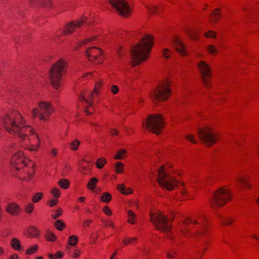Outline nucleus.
Here are the masks:
<instances>
[{"instance_id": "obj_1", "label": "nucleus", "mask_w": 259, "mask_h": 259, "mask_svg": "<svg viewBox=\"0 0 259 259\" xmlns=\"http://www.w3.org/2000/svg\"><path fill=\"white\" fill-rule=\"evenodd\" d=\"M1 121L6 130L10 134L19 137L22 140L26 139L31 134L33 145L27 146L30 151H36L39 147V139L32 127L25 124L22 116L17 111H14L7 114Z\"/></svg>"}, {"instance_id": "obj_2", "label": "nucleus", "mask_w": 259, "mask_h": 259, "mask_svg": "<svg viewBox=\"0 0 259 259\" xmlns=\"http://www.w3.org/2000/svg\"><path fill=\"white\" fill-rule=\"evenodd\" d=\"M152 46V36L147 34L141 40L140 42L133 47L131 50L133 65H138L141 62L146 60L149 56Z\"/></svg>"}, {"instance_id": "obj_3", "label": "nucleus", "mask_w": 259, "mask_h": 259, "mask_svg": "<svg viewBox=\"0 0 259 259\" xmlns=\"http://www.w3.org/2000/svg\"><path fill=\"white\" fill-rule=\"evenodd\" d=\"M169 83V81L167 79L160 82L150 93V96L151 99L153 101L155 100L157 101L166 100L171 93Z\"/></svg>"}, {"instance_id": "obj_4", "label": "nucleus", "mask_w": 259, "mask_h": 259, "mask_svg": "<svg viewBox=\"0 0 259 259\" xmlns=\"http://www.w3.org/2000/svg\"><path fill=\"white\" fill-rule=\"evenodd\" d=\"M65 62L60 60L54 64L50 70L49 77L52 85L55 89L60 85V79L65 72Z\"/></svg>"}, {"instance_id": "obj_5", "label": "nucleus", "mask_w": 259, "mask_h": 259, "mask_svg": "<svg viewBox=\"0 0 259 259\" xmlns=\"http://www.w3.org/2000/svg\"><path fill=\"white\" fill-rule=\"evenodd\" d=\"M164 122L161 114L150 115L147 121L143 122L144 129L150 130L156 135H159L164 127Z\"/></svg>"}, {"instance_id": "obj_6", "label": "nucleus", "mask_w": 259, "mask_h": 259, "mask_svg": "<svg viewBox=\"0 0 259 259\" xmlns=\"http://www.w3.org/2000/svg\"><path fill=\"white\" fill-rule=\"evenodd\" d=\"M38 106V108H35L31 111L32 116L34 118L38 117L44 121H47L54 112V108L50 103L44 101L39 102Z\"/></svg>"}, {"instance_id": "obj_7", "label": "nucleus", "mask_w": 259, "mask_h": 259, "mask_svg": "<svg viewBox=\"0 0 259 259\" xmlns=\"http://www.w3.org/2000/svg\"><path fill=\"white\" fill-rule=\"evenodd\" d=\"M157 181L159 184L167 190L171 191L177 186L178 182L164 171L163 166L158 169Z\"/></svg>"}, {"instance_id": "obj_8", "label": "nucleus", "mask_w": 259, "mask_h": 259, "mask_svg": "<svg viewBox=\"0 0 259 259\" xmlns=\"http://www.w3.org/2000/svg\"><path fill=\"white\" fill-rule=\"evenodd\" d=\"M231 194L229 189L220 188L212 195L211 200L212 207L222 206L230 200Z\"/></svg>"}, {"instance_id": "obj_9", "label": "nucleus", "mask_w": 259, "mask_h": 259, "mask_svg": "<svg viewBox=\"0 0 259 259\" xmlns=\"http://www.w3.org/2000/svg\"><path fill=\"white\" fill-rule=\"evenodd\" d=\"M150 219L157 230L167 233L170 231L171 227L168 224L167 218L161 212L151 213Z\"/></svg>"}, {"instance_id": "obj_10", "label": "nucleus", "mask_w": 259, "mask_h": 259, "mask_svg": "<svg viewBox=\"0 0 259 259\" xmlns=\"http://www.w3.org/2000/svg\"><path fill=\"white\" fill-rule=\"evenodd\" d=\"M198 134L199 138L207 146H210L214 144L217 139V137L211 130L208 127L203 129H199Z\"/></svg>"}, {"instance_id": "obj_11", "label": "nucleus", "mask_w": 259, "mask_h": 259, "mask_svg": "<svg viewBox=\"0 0 259 259\" xmlns=\"http://www.w3.org/2000/svg\"><path fill=\"white\" fill-rule=\"evenodd\" d=\"M111 6L122 16H128L131 13V8L125 0H110Z\"/></svg>"}, {"instance_id": "obj_12", "label": "nucleus", "mask_w": 259, "mask_h": 259, "mask_svg": "<svg viewBox=\"0 0 259 259\" xmlns=\"http://www.w3.org/2000/svg\"><path fill=\"white\" fill-rule=\"evenodd\" d=\"M198 67L200 71L202 80L204 86L208 87V79L211 76V70L209 65L204 61H200L198 64Z\"/></svg>"}, {"instance_id": "obj_13", "label": "nucleus", "mask_w": 259, "mask_h": 259, "mask_svg": "<svg viewBox=\"0 0 259 259\" xmlns=\"http://www.w3.org/2000/svg\"><path fill=\"white\" fill-rule=\"evenodd\" d=\"M10 164L12 166L15 167L17 170H19L26 165V159L25 157L23 156V153L20 151L16 153L13 156Z\"/></svg>"}, {"instance_id": "obj_14", "label": "nucleus", "mask_w": 259, "mask_h": 259, "mask_svg": "<svg viewBox=\"0 0 259 259\" xmlns=\"http://www.w3.org/2000/svg\"><path fill=\"white\" fill-rule=\"evenodd\" d=\"M102 51L97 47L88 48L85 51V56L91 61H97L98 63H101L103 59L101 57Z\"/></svg>"}, {"instance_id": "obj_15", "label": "nucleus", "mask_w": 259, "mask_h": 259, "mask_svg": "<svg viewBox=\"0 0 259 259\" xmlns=\"http://www.w3.org/2000/svg\"><path fill=\"white\" fill-rule=\"evenodd\" d=\"M86 19L87 18L84 17L81 20H78L76 22H72L67 24L63 30V33L64 34H68L72 33L74 31L75 28L79 27L82 25Z\"/></svg>"}, {"instance_id": "obj_16", "label": "nucleus", "mask_w": 259, "mask_h": 259, "mask_svg": "<svg viewBox=\"0 0 259 259\" xmlns=\"http://www.w3.org/2000/svg\"><path fill=\"white\" fill-rule=\"evenodd\" d=\"M102 84V82L101 81L98 82L96 84L95 88L94 90L93 93H88V96H89V98H87L86 96L87 95H84V94H82L80 96L79 99L81 101H84L89 106H91L92 104V99L94 97V94L97 93V90L98 88H99Z\"/></svg>"}, {"instance_id": "obj_17", "label": "nucleus", "mask_w": 259, "mask_h": 259, "mask_svg": "<svg viewBox=\"0 0 259 259\" xmlns=\"http://www.w3.org/2000/svg\"><path fill=\"white\" fill-rule=\"evenodd\" d=\"M6 211L12 215H17L21 211L20 206L15 202H10L6 206Z\"/></svg>"}, {"instance_id": "obj_18", "label": "nucleus", "mask_w": 259, "mask_h": 259, "mask_svg": "<svg viewBox=\"0 0 259 259\" xmlns=\"http://www.w3.org/2000/svg\"><path fill=\"white\" fill-rule=\"evenodd\" d=\"M174 44L176 49L181 55L185 56L187 54L185 46L179 38L178 37L175 38L174 40Z\"/></svg>"}, {"instance_id": "obj_19", "label": "nucleus", "mask_w": 259, "mask_h": 259, "mask_svg": "<svg viewBox=\"0 0 259 259\" xmlns=\"http://www.w3.org/2000/svg\"><path fill=\"white\" fill-rule=\"evenodd\" d=\"M30 4L31 6L41 5L49 7L51 5V2L50 0H30Z\"/></svg>"}, {"instance_id": "obj_20", "label": "nucleus", "mask_w": 259, "mask_h": 259, "mask_svg": "<svg viewBox=\"0 0 259 259\" xmlns=\"http://www.w3.org/2000/svg\"><path fill=\"white\" fill-rule=\"evenodd\" d=\"M10 244L12 247L16 250L19 251L22 248L20 241L16 238H13Z\"/></svg>"}, {"instance_id": "obj_21", "label": "nucleus", "mask_w": 259, "mask_h": 259, "mask_svg": "<svg viewBox=\"0 0 259 259\" xmlns=\"http://www.w3.org/2000/svg\"><path fill=\"white\" fill-rule=\"evenodd\" d=\"M126 156V151L125 149H120L114 156L115 159H122Z\"/></svg>"}, {"instance_id": "obj_22", "label": "nucleus", "mask_w": 259, "mask_h": 259, "mask_svg": "<svg viewBox=\"0 0 259 259\" xmlns=\"http://www.w3.org/2000/svg\"><path fill=\"white\" fill-rule=\"evenodd\" d=\"M220 9H215L211 14V21L217 22L221 17L220 14Z\"/></svg>"}, {"instance_id": "obj_23", "label": "nucleus", "mask_w": 259, "mask_h": 259, "mask_svg": "<svg viewBox=\"0 0 259 259\" xmlns=\"http://www.w3.org/2000/svg\"><path fill=\"white\" fill-rule=\"evenodd\" d=\"M98 181V180L96 178H92L87 184L88 188L92 190H94Z\"/></svg>"}, {"instance_id": "obj_24", "label": "nucleus", "mask_w": 259, "mask_h": 259, "mask_svg": "<svg viewBox=\"0 0 259 259\" xmlns=\"http://www.w3.org/2000/svg\"><path fill=\"white\" fill-rule=\"evenodd\" d=\"M29 237H34L39 235V231L36 228L33 227H30L28 230Z\"/></svg>"}, {"instance_id": "obj_25", "label": "nucleus", "mask_w": 259, "mask_h": 259, "mask_svg": "<svg viewBox=\"0 0 259 259\" xmlns=\"http://www.w3.org/2000/svg\"><path fill=\"white\" fill-rule=\"evenodd\" d=\"M145 6L149 13L152 14L158 13V8L157 6H151L149 5H145Z\"/></svg>"}, {"instance_id": "obj_26", "label": "nucleus", "mask_w": 259, "mask_h": 259, "mask_svg": "<svg viewBox=\"0 0 259 259\" xmlns=\"http://www.w3.org/2000/svg\"><path fill=\"white\" fill-rule=\"evenodd\" d=\"M70 182L69 180L67 179H61L58 182L59 185L63 189H66L68 188Z\"/></svg>"}, {"instance_id": "obj_27", "label": "nucleus", "mask_w": 259, "mask_h": 259, "mask_svg": "<svg viewBox=\"0 0 259 259\" xmlns=\"http://www.w3.org/2000/svg\"><path fill=\"white\" fill-rule=\"evenodd\" d=\"M236 181L240 184L243 185L246 187H248L249 186V183L247 180L243 176H238L236 178Z\"/></svg>"}, {"instance_id": "obj_28", "label": "nucleus", "mask_w": 259, "mask_h": 259, "mask_svg": "<svg viewBox=\"0 0 259 259\" xmlns=\"http://www.w3.org/2000/svg\"><path fill=\"white\" fill-rule=\"evenodd\" d=\"M111 195L107 192L103 193L101 196V200L105 203H108L111 199Z\"/></svg>"}, {"instance_id": "obj_29", "label": "nucleus", "mask_w": 259, "mask_h": 259, "mask_svg": "<svg viewBox=\"0 0 259 259\" xmlns=\"http://www.w3.org/2000/svg\"><path fill=\"white\" fill-rule=\"evenodd\" d=\"M117 189L123 194H127L132 192L130 189L126 188L123 184L119 185L117 187Z\"/></svg>"}, {"instance_id": "obj_30", "label": "nucleus", "mask_w": 259, "mask_h": 259, "mask_svg": "<svg viewBox=\"0 0 259 259\" xmlns=\"http://www.w3.org/2000/svg\"><path fill=\"white\" fill-rule=\"evenodd\" d=\"M186 32L191 39L195 40L197 38L198 32L196 30L189 29Z\"/></svg>"}, {"instance_id": "obj_31", "label": "nucleus", "mask_w": 259, "mask_h": 259, "mask_svg": "<svg viewBox=\"0 0 259 259\" xmlns=\"http://www.w3.org/2000/svg\"><path fill=\"white\" fill-rule=\"evenodd\" d=\"M55 226L58 230L61 231L64 228L65 224L62 221L58 220L55 222Z\"/></svg>"}, {"instance_id": "obj_32", "label": "nucleus", "mask_w": 259, "mask_h": 259, "mask_svg": "<svg viewBox=\"0 0 259 259\" xmlns=\"http://www.w3.org/2000/svg\"><path fill=\"white\" fill-rule=\"evenodd\" d=\"M136 217L135 213L131 210H129L128 211V223L134 224V218Z\"/></svg>"}, {"instance_id": "obj_33", "label": "nucleus", "mask_w": 259, "mask_h": 259, "mask_svg": "<svg viewBox=\"0 0 259 259\" xmlns=\"http://www.w3.org/2000/svg\"><path fill=\"white\" fill-rule=\"evenodd\" d=\"M46 239L50 241H54L56 237L55 235L50 231H48L45 236Z\"/></svg>"}, {"instance_id": "obj_34", "label": "nucleus", "mask_w": 259, "mask_h": 259, "mask_svg": "<svg viewBox=\"0 0 259 259\" xmlns=\"http://www.w3.org/2000/svg\"><path fill=\"white\" fill-rule=\"evenodd\" d=\"M78 238L76 236L72 235L69 237L68 243L71 246H74L77 242Z\"/></svg>"}, {"instance_id": "obj_35", "label": "nucleus", "mask_w": 259, "mask_h": 259, "mask_svg": "<svg viewBox=\"0 0 259 259\" xmlns=\"http://www.w3.org/2000/svg\"><path fill=\"white\" fill-rule=\"evenodd\" d=\"M123 164L120 162H117L115 164V168L116 172L118 174L122 173L123 172Z\"/></svg>"}, {"instance_id": "obj_36", "label": "nucleus", "mask_w": 259, "mask_h": 259, "mask_svg": "<svg viewBox=\"0 0 259 259\" xmlns=\"http://www.w3.org/2000/svg\"><path fill=\"white\" fill-rule=\"evenodd\" d=\"M208 51L209 53L212 55H214L218 53L217 48L213 45H210L208 46Z\"/></svg>"}, {"instance_id": "obj_37", "label": "nucleus", "mask_w": 259, "mask_h": 259, "mask_svg": "<svg viewBox=\"0 0 259 259\" xmlns=\"http://www.w3.org/2000/svg\"><path fill=\"white\" fill-rule=\"evenodd\" d=\"M221 220L222 224L224 225H230L233 222V219L229 217H221Z\"/></svg>"}, {"instance_id": "obj_38", "label": "nucleus", "mask_w": 259, "mask_h": 259, "mask_svg": "<svg viewBox=\"0 0 259 259\" xmlns=\"http://www.w3.org/2000/svg\"><path fill=\"white\" fill-rule=\"evenodd\" d=\"M80 144V142L77 140H74L73 141L70 145H71V149L72 150L75 151L77 149L78 146Z\"/></svg>"}, {"instance_id": "obj_39", "label": "nucleus", "mask_w": 259, "mask_h": 259, "mask_svg": "<svg viewBox=\"0 0 259 259\" xmlns=\"http://www.w3.org/2000/svg\"><path fill=\"white\" fill-rule=\"evenodd\" d=\"M106 163V161L104 159L100 158L96 162V166L98 168H101Z\"/></svg>"}, {"instance_id": "obj_40", "label": "nucleus", "mask_w": 259, "mask_h": 259, "mask_svg": "<svg viewBox=\"0 0 259 259\" xmlns=\"http://www.w3.org/2000/svg\"><path fill=\"white\" fill-rule=\"evenodd\" d=\"M190 223L194 224H198V221L195 219H187L186 220H184L183 222V224L184 226H186Z\"/></svg>"}, {"instance_id": "obj_41", "label": "nucleus", "mask_w": 259, "mask_h": 259, "mask_svg": "<svg viewBox=\"0 0 259 259\" xmlns=\"http://www.w3.org/2000/svg\"><path fill=\"white\" fill-rule=\"evenodd\" d=\"M63 253L60 251H58L55 254H50L49 257L50 259H58L62 257Z\"/></svg>"}, {"instance_id": "obj_42", "label": "nucleus", "mask_w": 259, "mask_h": 259, "mask_svg": "<svg viewBox=\"0 0 259 259\" xmlns=\"http://www.w3.org/2000/svg\"><path fill=\"white\" fill-rule=\"evenodd\" d=\"M42 194L38 192L36 193L32 197V201L34 203L37 202L42 198Z\"/></svg>"}, {"instance_id": "obj_43", "label": "nucleus", "mask_w": 259, "mask_h": 259, "mask_svg": "<svg viewBox=\"0 0 259 259\" xmlns=\"http://www.w3.org/2000/svg\"><path fill=\"white\" fill-rule=\"evenodd\" d=\"M95 39V38L94 37H90V38H88L79 42H78V47H81V46L83 45H85L87 43L89 42H90L93 40Z\"/></svg>"}, {"instance_id": "obj_44", "label": "nucleus", "mask_w": 259, "mask_h": 259, "mask_svg": "<svg viewBox=\"0 0 259 259\" xmlns=\"http://www.w3.org/2000/svg\"><path fill=\"white\" fill-rule=\"evenodd\" d=\"M137 239V238L136 237L125 238L123 239V242L124 245H126L128 244L132 243L134 241H136Z\"/></svg>"}, {"instance_id": "obj_45", "label": "nucleus", "mask_w": 259, "mask_h": 259, "mask_svg": "<svg viewBox=\"0 0 259 259\" xmlns=\"http://www.w3.org/2000/svg\"><path fill=\"white\" fill-rule=\"evenodd\" d=\"M37 245H34L26 250V253L29 254H32L37 249Z\"/></svg>"}, {"instance_id": "obj_46", "label": "nucleus", "mask_w": 259, "mask_h": 259, "mask_svg": "<svg viewBox=\"0 0 259 259\" xmlns=\"http://www.w3.org/2000/svg\"><path fill=\"white\" fill-rule=\"evenodd\" d=\"M51 193L53 195V196L58 198L60 196V191L59 189L57 188H54L51 190Z\"/></svg>"}, {"instance_id": "obj_47", "label": "nucleus", "mask_w": 259, "mask_h": 259, "mask_svg": "<svg viewBox=\"0 0 259 259\" xmlns=\"http://www.w3.org/2000/svg\"><path fill=\"white\" fill-rule=\"evenodd\" d=\"M62 210L61 209H58L55 211L54 214H52V217L53 219H56L62 214Z\"/></svg>"}, {"instance_id": "obj_48", "label": "nucleus", "mask_w": 259, "mask_h": 259, "mask_svg": "<svg viewBox=\"0 0 259 259\" xmlns=\"http://www.w3.org/2000/svg\"><path fill=\"white\" fill-rule=\"evenodd\" d=\"M163 56L166 59H168L170 57V51L167 49H163L162 52Z\"/></svg>"}, {"instance_id": "obj_49", "label": "nucleus", "mask_w": 259, "mask_h": 259, "mask_svg": "<svg viewBox=\"0 0 259 259\" xmlns=\"http://www.w3.org/2000/svg\"><path fill=\"white\" fill-rule=\"evenodd\" d=\"M205 36L206 37L215 38L216 37V33L212 31H209L208 32H207L205 34Z\"/></svg>"}, {"instance_id": "obj_50", "label": "nucleus", "mask_w": 259, "mask_h": 259, "mask_svg": "<svg viewBox=\"0 0 259 259\" xmlns=\"http://www.w3.org/2000/svg\"><path fill=\"white\" fill-rule=\"evenodd\" d=\"M33 204L30 203V204H28L26 206L25 209H26V211L27 212L30 213V212H32V211L33 210Z\"/></svg>"}, {"instance_id": "obj_51", "label": "nucleus", "mask_w": 259, "mask_h": 259, "mask_svg": "<svg viewBox=\"0 0 259 259\" xmlns=\"http://www.w3.org/2000/svg\"><path fill=\"white\" fill-rule=\"evenodd\" d=\"M111 91L114 94H117L118 92V88L115 85H112L111 87Z\"/></svg>"}, {"instance_id": "obj_52", "label": "nucleus", "mask_w": 259, "mask_h": 259, "mask_svg": "<svg viewBox=\"0 0 259 259\" xmlns=\"http://www.w3.org/2000/svg\"><path fill=\"white\" fill-rule=\"evenodd\" d=\"M103 210L104 211V212L107 214V215H110L111 214V209H110V208L107 207V206H105L103 209Z\"/></svg>"}, {"instance_id": "obj_53", "label": "nucleus", "mask_w": 259, "mask_h": 259, "mask_svg": "<svg viewBox=\"0 0 259 259\" xmlns=\"http://www.w3.org/2000/svg\"><path fill=\"white\" fill-rule=\"evenodd\" d=\"M186 139L193 143H196V141L194 139L193 135H189L186 136Z\"/></svg>"}, {"instance_id": "obj_54", "label": "nucleus", "mask_w": 259, "mask_h": 259, "mask_svg": "<svg viewBox=\"0 0 259 259\" xmlns=\"http://www.w3.org/2000/svg\"><path fill=\"white\" fill-rule=\"evenodd\" d=\"M205 232V227L203 226L202 228L197 233L196 235L203 236Z\"/></svg>"}, {"instance_id": "obj_55", "label": "nucleus", "mask_w": 259, "mask_h": 259, "mask_svg": "<svg viewBox=\"0 0 259 259\" xmlns=\"http://www.w3.org/2000/svg\"><path fill=\"white\" fill-rule=\"evenodd\" d=\"M102 221H103V222H104V223L106 224H105L106 227H107V226H109L113 228H114V225L112 222L109 221H107V222H106L105 221H103V220Z\"/></svg>"}, {"instance_id": "obj_56", "label": "nucleus", "mask_w": 259, "mask_h": 259, "mask_svg": "<svg viewBox=\"0 0 259 259\" xmlns=\"http://www.w3.org/2000/svg\"><path fill=\"white\" fill-rule=\"evenodd\" d=\"M176 253V251H175V250H172V251H170V252H168L167 253V256L168 257H170V258H173L174 257V254Z\"/></svg>"}, {"instance_id": "obj_57", "label": "nucleus", "mask_w": 259, "mask_h": 259, "mask_svg": "<svg viewBox=\"0 0 259 259\" xmlns=\"http://www.w3.org/2000/svg\"><path fill=\"white\" fill-rule=\"evenodd\" d=\"M57 202H58V201L57 200H54V199L50 201L49 202V205L51 207L57 204Z\"/></svg>"}, {"instance_id": "obj_58", "label": "nucleus", "mask_w": 259, "mask_h": 259, "mask_svg": "<svg viewBox=\"0 0 259 259\" xmlns=\"http://www.w3.org/2000/svg\"><path fill=\"white\" fill-rule=\"evenodd\" d=\"M110 132L112 136L118 135V131L115 129H111Z\"/></svg>"}, {"instance_id": "obj_59", "label": "nucleus", "mask_w": 259, "mask_h": 259, "mask_svg": "<svg viewBox=\"0 0 259 259\" xmlns=\"http://www.w3.org/2000/svg\"><path fill=\"white\" fill-rule=\"evenodd\" d=\"M51 153L53 156H55L57 155L58 152L57 149H52L51 151Z\"/></svg>"}, {"instance_id": "obj_60", "label": "nucleus", "mask_w": 259, "mask_h": 259, "mask_svg": "<svg viewBox=\"0 0 259 259\" xmlns=\"http://www.w3.org/2000/svg\"><path fill=\"white\" fill-rule=\"evenodd\" d=\"M91 222H92V221L90 220H86L83 223V225L84 227H85V226H89Z\"/></svg>"}, {"instance_id": "obj_61", "label": "nucleus", "mask_w": 259, "mask_h": 259, "mask_svg": "<svg viewBox=\"0 0 259 259\" xmlns=\"http://www.w3.org/2000/svg\"><path fill=\"white\" fill-rule=\"evenodd\" d=\"M18 255L16 254H13L12 255L9 259H18Z\"/></svg>"}, {"instance_id": "obj_62", "label": "nucleus", "mask_w": 259, "mask_h": 259, "mask_svg": "<svg viewBox=\"0 0 259 259\" xmlns=\"http://www.w3.org/2000/svg\"><path fill=\"white\" fill-rule=\"evenodd\" d=\"M181 231L182 232V233L183 234V235L187 237L186 236V232L187 231H186L183 228L181 227Z\"/></svg>"}, {"instance_id": "obj_63", "label": "nucleus", "mask_w": 259, "mask_h": 259, "mask_svg": "<svg viewBox=\"0 0 259 259\" xmlns=\"http://www.w3.org/2000/svg\"><path fill=\"white\" fill-rule=\"evenodd\" d=\"M251 237L254 239H255L256 240H259V237H258L255 234H252L251 235Z\"/></svg>"}, {"instance_id": "obj_64", "label": "nucleus", "mask_w": 259, "mask_h": 259, "mask_svg": "<svg viewBox=\"0 0 259 259\" xmlns=\"http://www.w3.org/2000/svg\"><path fill=\"white\" fill-rule=\"evenodd\" d=\"M79 255L78 252L77 251H75L73 253V254L72 255L74 257H77Z\"/></svg>"}]
</instances>
